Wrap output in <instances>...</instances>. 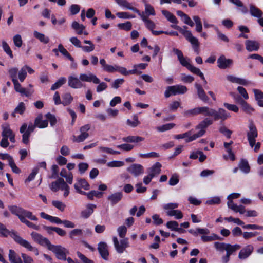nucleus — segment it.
Segmentation results:
<instances>
[{"label": "nucleus", "mask_w": 263, "mask_h": 263, "mask_svg": "<svg viewBox=\"0 0 263 263\" xmlns=\"http://www.w3.org/2000/svg\"><path fill=\"white\" fill-rule=\"evenodd\" d=\"M116 2L120 6L126 8V9L130 10L134 12L138 13L140 16L142 21L145 23V25L147 29L151 31L155 28V24L152 21L149 20L147 16H146L143 12L141 13L139 10L132 6V4L129 3L126 0H115Z\"/></svg>", "instance_id": "nucleus-1"}, {"label": "nucleus", "mask_w": 263, "mask_h": 263, "mask_svg": "<svg viewBox=\"0 0 263 263\" xmlns=\"http://www.w3.org/2000/svg\"><path fill=\"white\" fill-rule=\"evenodd\" d=\"M171 27L178 30L182 34H183L186 39L192 44L194 52L197 54H199V43L198 40L196 37H194L192 35L190 31L186 30L187 28V26H184L183 28H181L176 25H172Z\"/></svg>", "instance_id": "nucleus-2"}, {"label": "nucleus", "mask_w": 263, "mask_h": 263, "mask_svg": "<svg viewBox=\"0 0 263 263\" xmlns=\"http://www.w3.org/2000/svg\"><path fill=\"white\" fill-rule=\"evenodd\" d=\"M48 249L53 252L57 258L60 260H66V255L69 254L68 250L60 245L55 246L50 243Z\"/></svg>", "instance_id": "nucleus-3"}, {"label": "nucleus", "mask_w": 263, "mask_h": 263, "mask_svg": "<svg viewBox=\"0 0 263 263\" xmlns=\"http://www.w3.org/2000/svg\"><path fill=\"white\" fill-rule=\"evenodd\" d=\"M187 91V87L181 85L168 86L164 92V96L166 98H168L171 95L176 96L177 95L184 94Z\"/></svg>", "instance_id": "nucleus-4"}, {"label": "nucleus", "mask_w": 263, "mask_h": 263, "mask_svg": "<svg viewBox=\"0 0 263 263\" xmlns=\"http://www.w3.org/2000/svg\"><path fill=\"white\" fill-rule=\"evenodd\" d=\"M112 240L115 248L118 253H123L125 249L129 246L127 238H123L119 241L117 237L114 236L112 238Z\"/></svg>", "instance_id": "nucleus-5"}, {"label": "nucleus", "mask_w": 263, "mask_h": 263, "mask_svg": "<svg viewBox=\"0 0 263 263\" xmlns=\"http://www.w3.org/2000/svg\"><path fill=\"white\" fill-rule=\"evenodd\" d=\"M249 129L247 134V139L250 146L253 147L255 144V138L258 136V132L255 125L252 121L249 123Z\"/></svg>", "instance_id": "nucleus-6"}, {"label": "nucleus", "mask_w": 263, "mask_h": 263, "mask_svg": "<svg viewBox=\"0 0 263 263\" xmlns=\"http://www.w3.org/2000/svg\"><path fill=\"white\" fill-rule=\"evenodd\" d=\"M90 125L88 124L81 126L80 128V135L78 136L73 135L72 136V141L77 143L83 142L89 137V134L87 132L90 129Z\"/></svg>", "instance_id": "nucleus-7"}, {"label": "nucleus", "mask_w": 263, "mask_h": 263, "mask_svg": "<svg viewBox=\"0 0 263 263\" xmlns=\"http://www.w3.org/2000/svg\"><path fill=\"white\" fill-rule=\"evenodd\" d=\"M73 186L77 192L82 195L86 194V192L82 191V189L85 190H88L90 189L89 184L85 179L82 178H78Z\"/></svg>", "instance_id": "nucleus-8"}, {"label": "nucleus", "mask_w": 263, "mask_h": 263, "mask_svg": "<svg viewBox=\"0 0 263 263\" xmlns=\"http://www.w3.org/2000/svg\"><path fill=\"white\" fill-rule=\"evenodd\" d=\"M13 236L14 237V240L16 242L29 250L34 252L36 255L39 254L38 250L35 248H33L28 241L23 239L20 236H16L13 234Z\"/></svg>", "instance_id": "nucleus-9"}, {"label": "nucleus", "mask_w": 263, "mask_h": 263, "mask_svg": "<svg viewBox=\"0 0 263 263\" xmlns=\"http://www.w3.org/2000/svg\"><path fill=\"white\" fill-rule=\"evenodd\" d=\"M213 117L215 121L221 120L224 121L230 117V114L222 108H219L218 110L214 109Z\"/></svg>", "instance_id": "nucleus-10"}, {"label": "nucleus", "mask_w": 263, "mask_h": 263, "mask_svg": "<svg viewBox=\"0 0 263 263\" xmlns=\"http://www.w3.org/2000/svg\"><path fill=\"white\" fill-rule=\"evenodd\" d=\"M173 51L177 56L178 59L180 63L182 66L189 69L190 68V66L192 65V64H191L189 62V59L184 58L182 52L177 48H173Z\"/></svg>", "instance_id": "nucleus-11"}, {"label": "nucleus", "mask_w": 263, "mask_h": 263, "mask_svg": "<svg viewBox=\"0 0 263 263\" xmlns=\"http://www.w3.org/2000/svg\"><path fill=\"white\" fill-rule=\"evenodd\" d=\"M213 123V120L206 118L203 121H201L196 127V130H199L197 133H202V136L205 133V129Z\"/></svg>", "instance_id": "nucleus-12"}, {"label": "nucleus", "mask_w": 263, "mask_h": 263, "mask_svg": "<svg viewBox=\"0 0 263 263\" xmlns=\"http://www.w3.org/2000/svg\"><path fill=\"white\" fill-rule=\"evenodd\" d=\"M127 170L135 177L140 176L144 173V167L139 164H133L129 166Z\"/></svg>", "instance_id": "nucleus-13"}, {"label": "nucleus", "mask_w": 263, "mask_h": 263, "mask_svg": "<svg viewBox=\"0 0 263 263\" xmlns=\"http://www.w3.org/2000/svg\"><path fill=\"white\" fill-rule=\"evenodd\" d=\"M254 251V247L251 245H248L243 247L239 252L238 258L240 259H246L248 258Z\"/></svg>", "instance_id": "nucleus-14"}, {"label": "nucleus", "mask_w": 263, "mask_h": 263, "mask_svg": "<svg viewBox=\"0 0 263 263\" xmlns=\"http://www.w3.org/2000/svg\"><path fill=\"white\" fill-rule=\"evenodd\" d=\"M31 236L34 241L41 245L46 246L48 248L50 244V241L47 238L44 237L36 232H33L31 233Z\"/></svg>", "instance_id": "nucleus-15"}, {"label": "nucleus", "mask_w": 263, "mask_h": 263, "mask_svg": "<svg viewBox=\"0 0 263 263\" xmlns=\"http://www.w3.org/2000/svg\"><path fill=\"white\" fill-rule=\"evenodd\" d=\"M80 79L82 82H93L94 84L100 83V80L96 75L91 73L89 74L81 73L80 74Z\"/></svg>", "instance_id": "nucleus-16"}, {"label": "nucleus", "mask_w": 263, "mask_h": 263, "mask_svg": "<svg viewBox=\"0 0 263 263\" xmlns=\"http://www.w3.org/2000/svg\"><path fill=\"white\" fill-rule=\"evenodd\" d=\"M98 250L102 258L107 260L109 255L108 246L105 242H100L98 245Z\"/></svg>", "instance_id": "nucleus-17"}, {"label": "nucleus", "mask_w": 263, "mask_h": 263, "mask_svg": "<svg viewBox=\"0 0 263 263\" xmlns=\"http://www.w3.org/2000/svg\"><path fill=\"white\" fill-rule=\"evenodd\" d=\"M217 66L220 69H226L233 63L231 59H227L223 55H221L217 59Z\"/></svg>", "instance_id": "nucleus-18"}, {"label": "nucleus", "mask_w": 263, "mask_h": 263, "mask_svg": "<svg viewBox=\"0 0 263 263\" xmlns=\"http://www.w3.org/2000/svg\"><path fill=\"white\" fill-rule=\"evenodd\" d=\"M68 86L72 88L78 89L84 86L81 80L77 77L70 76L68 77Z\"/></svg>", "instance_id": "nucleus-19"}, {"label": "nucleus", "mask_w": 263, "mask_h": 263, "mask_svg": "<svg viewBox=\"0 0 263 263\" xmlns=\"http://www.w3.org/2000/svg\"><path fill=\"white\" fill-rule=\"evenodd\" d=\"M123 198V193L121 192H118L111 194L107 197V200L110 202L111 205H114L119 203Z\"/></svg>", "instance_id": "nucleus-20"}, {"label": "nucleus", "mask_w": 263, "mask_h": 263, "mask_svg": "<svg viewBox=\"0 0 263 263\" xmlns=\"http://www.w3.org/2000/svg\"><path fill=\"white\" fill-rule=\"evenodd\" d=\"M227 80L232 83L246 86L248 82L245 79L238 78L232 75H228L226 77Z\"/></svg>", "instance_id": "nucleus-21"}, {"label": "nucleus", "mask_w": 263, "mask_h": 263, "mask_svg": "<svg viewBox=\"0 0 263 263\" xmlns=\"http://www.w3.org/2000/svg\"><path fill=\"white\" fill-rule=\"evenodd\" d=\"M161 167V163L159 162H156L151 167L147 170V173L152 177H154L160 173Z\"/></svg>", "instance_id": "nucleus-22"}, {"label": "nucleus", "mask_w": 263, "mask_h": 263, "mask_svg": "<svg viewBox=\"0 0 263 263\" xmlns=\"http://www.w3.org/2000/svg\"><path fill=\"white\" fill-rule=\"evenodd\" d=\"M195 86L197 89V92L198 97L203 102H208L209 99L206 96L202 86L198 83H196L195 84Z\"/></svg>", "instance_id": "nucleus-23"}, {"label": "nucleus", "mask_w": 263, "mask_h": 263, "mask_svg": "<svg viewBox=\"0 0 263 263\" xmlns=\"http://www.w3.org/2000/svg\"><path fill=\"white\" fill-rule=\"evenodd\" d=\"M249 11L252 16L259 18L263 16V12L253 4L249 5Z\"/></svg>", "instance_id": "nucleus-24"}, {"label": "nucleus", "mask_w": 263, "mask_h": 263, "mask_svg": "<svg viewBox=\"0 0 263 263\" xmlns=\"http://www.w3.org/2000/svg\"><path fill=\"white\" fill-rule=\"evenodd\" d=\"M245 44L246 49L250 52L257 51L259 48V44L255 41L247 40Z\"/></svg>", "instance_id": "nucleus-25"}, {"label": "nucleus", "mask_w": 263, "mask_h": 263, "mask_svg": "<svg viewBox=\"0 0 263 263\" xmlns=\"http://www.w3.org/2000/svg\"><path fill=\"white\" fill-rule=\"evenodd\" d=\"M14 85V89L16 91L20 92L22 95H25L26 97H29L31 95V92L27 90L25 88H23L21 84L18 83L17 80L13 81Z\"/></svg>", "instance_id": "nucleus-26"}, {"label": "nucleus", "mask_w": 263, "mask_h": 263, "mask_svg": "<svg viewBox=\"0 0 263 263\" xmlns=\"http://www.w3.org/2000/svg\"><path fill=\"white\" fill-rule=\"evenodd\" d=\"M8 257L11 263H23L18 255L13 250H9Z\"/></svg>", "instance_id": "nucleus-27"}, {"label": "nucleus", "mask_w": 263, "mask_h": 263, "mask_svg": "<svg viewBox=\"0 0 263 263\" xmlns=\"http://www.w3.org/2000/svg\"><path fill=\"white\" fill-rule=\"evenodd\" d=\"M42 115L40 114L37 116V117L35 118L34 124L36 126L40 128H45L48 126V121L47 120H42Z\"/></svg>", "instance_id": "nucleus-28"}, {"label": "nucleus", "mask_w": 263, "mask_h": 263, "mask_svg": "<svg viewBox=\"0 0 263 263\" xmlns=\"http://www.w3.org/2000/svg\"><path fill=\"white\" fill-rule=\"evenodd\" d=\"M9 209L12 214L16 215L18 217L20 221H21L22 218H24L22 216L24 209L17 207L16 205H11L9 206Z\"/></svg>", "instance_id": "nucleus-29"}, {"label": "nucleus", "mask_w": 263, "mask_h": 263, "mask_svg": "<svg viewBox=\"0 0 263 263\" xmlns=\"http://www.w3.org/2000/svg\"><path fill=\"white\" fill-rule=\"evenodd\" d=\"M96 208V205L95 204H88L87 205V209L81 212V216L84 218H88L93 212V210Z\"/></svg>", "instance_id": "nucleus-30"}, {"label": "nucleus", "mask_w": 263, "mask_h": 263, "mask_svg": "<svg viewBox=\"0 0 263 263\" xmlns=\"http://www.w3.org/2000/svg\"><path fill=\"white\" fill-rule=\"evenodd\" d=\"M13 234H14L16 236H18L17 235V234L15 232L9 231L6 228L5 226L3 224L0 223V235H1L5 236V237H7L8 235H10L14 240V237L13 236Z\"/></svg>", "instance_id": "nucleus-31"}, {"label": "nucleus", "mask_w": 263, "mask_h": 263, "mask_svg": "<svg viewBox=\"0 0 263 263\" xmlns=\"http://www.w3.org/2000/svg\"><path fill=\"white\" fill-rule=\"evenodd\" d=\"M144 138L140 136H129L123 137V141L127 143H138L144 140Z\"/></svg>", "instance_id": "nucleus-32"}, {"label": "nucleus", "mask_w": 263, "mask_h": 263, "mask_svg": "<svg viewBox=\"0 0 263 263\" xmlns=\"http://www.w3.org/2000/svg\"><path fill=\"white\" fill-rule=\"evenodd\" d=\"M189 232L194 236H197L198 234L202 235H207L210 233V230L206 228H197L195 230L193 229H190L188 230Z\"/></svg>", "instance_id": "nucleus-33"}, {"label": "nucleus", "mask_w": 263, "mask_h": 263, "mask_svg": "<svg viewBox=\"0 0 263 263\" xmlns=\"http://www.w3.org/2000/svg\"><path fill=\"white\" fill-rule=\"evenodd\" d=\"M161 12L162 14L165 17V18L171 23L176 24L178 23V21L175 16L170 12L168 11L163 10L161 11Z\"/></svg>", "instance_id": "nucleus-34"}, {"label": "nucleus", "mask_w": 263, "mask_h": 263, "mask_svg": "<svg viewBox=\"0 0 263 263\" xmlns=\"http://www.w3.org/2000/svg\"><path fill=\"white\" fill-rule=\"evenodd\" d=\"M229 2L237 7H239V10L241 11L242 13L246 14L248 12V9L246 7H245L243 4V3L240 0H229Z\"/></svg>", "instance_id": "nucleus-35"}, {"label": "nucleus", "mask_w": 263, "mask_h": 263, "mask_svg": "<svg viewBox=\"0 0 263 263\" xmlns=\"http://www.w3.org/2000/svg\"><path fill=\"white\" fill-rule=\"evenodd\" d=\"M3 129L2 136L3 137L7 138L14 134L12 130L10 129L8 124H5L2 126Z\"/></svg>", "instance_id": "nucleus-36"}, {"label": "nucleus", "mask_w": 263, "mask_h": 263, "mask_svg": "<svg viewBox=\"0 0 263 263\" xmlns=\"http://www.w3.org/2000/svg\"><path fill=\"white\" fill-rule=\"evenodd\" d=\"M214 112V109L210 108L208 106L200 107V114H202L204 116H212Z\"/></svg>", "instance_id": "nucleus-37"}, {"label": "nucleus", "mask_w": 263, "mask_h": 263, "mask_svg": "<svg viewBox=\"0 0 263 263\" xmlns=\"http://www.w3.org/2000/svg\"><path fill=\"white\" fill-rule=\"evenodd\" d=\"M33 35L35 38L44 44H47L49 42V39L43 33L34 31L33 32Z\"/></svg>", "instance_id": "nucleus-38"}, {"label": "nucleus", "mask_w": 263, "mask_h": 263, "mask_svg": "<svg viewBox=\"0 0 263 263\" xmlns=\"http://www.w3.org/2000/svg\"><path fill=\"white\" fill-rule=\"evenodd\" d=\"M239 168L245 173H248L250 171V167L248 162L245 159H241L239 164Z\"/></svg>", "instance_id": "nucleus-39"}, {"label": "nucleus", "mask_w": 263, "mask_h": 263, "mask_svg": "<svg viewBox=\"0 0 263 263\" xmlns=\"http://www.w3.org/2000/svg\"><path fill=\"white\" fill-rule=\"evenodd\" d=\"M166 213L168 216H174L176 219H181L183 217L181 211L178 210L166 211Z\"/></svg>", "instance_id": "nucleus-40"}, {"label": "nucleus", "mask_w": 263, "mask_h": 263, "mask_svg": "<svg viewBox=\"0 0 263 263\" xmlns=\"http://www.w3.org/2000/svg\"><path fill=\"white\" fill-rule=\"evenodd\" d=\"M72 28L76 30L78 34H81L83 33V30L85 28V27L82 25L80 24L76 21L72 22L71 25Z\"/></svg>", "instance_id": "nucleus-41"}, {"label": "nucleus", "mask_w": 263, "mask_h": 263, "mask_svg": "<svg viewBox=\"0 0 263 263\" xmlns=\"http://www.w3.org/2000/svg\"><path fill=\"white\" fill-rule=\"evenodd\" d=\"M200 114V107L186 110L184 112V116L187 117L195 116Z\"/></svg>", "instance_id": "nucleus-42"}, {"label": "nucleus", "mask_w": 263, "mask_h": 263, "mask_svg": "<svg viewBox=\"0 0 263 263\" xmlns=\"http://www.w3.org/2000/svg\"><path fill=\"white\" fill-rule=\"evenodd\" d=\"M102 192H98L95 190H92L88 193L86 192V194H84V195H86L88 199L90 200H93L94 197H96L97 198H101L102 196Z\"/></svg>", "instance_id": "nucleus-43"}, {"label": "nucleus", "mask_w": 263, "mask_h": 263, "mask_svg": "<svg viewBox=\"0 0 263 263\" xmlns=\"http://www.w3.org/2000/svg\"><path fill=\"white\" fill-rule=\"evenodd\" d=\"M240 246L239 245L236 244L235 245H231L230 244H227L226 250L227 251V254L231 255L234 252L239 249Z\"/></svg>", "instance_id": "nucleus-44"}, {"label": "nucleus", "mask_w": 263, "mask_h": 263, "mask_svg": "<svg viewBox=\"0 0 263 263\" xmlns=\"http://www.w3.org/2000/svg\"><path fill=\"white\" fill-rule=\"evenodd\" d=\"M59 50L65 58L69 59L70 61L73 62V58L62 44L59 45Z\"/></svg>", "instance_id": "nucleus-45"}, {"label": "nucleus", "mask_w": 263, "mask_h": 263, "mask_svg": "<svg viewBox=\"0 0 263 263\" xmlns=\"http://www.w3.org/2000/svg\"><path fill=\"white\" fill-rule=\"evenodd\" d=\"M147 17L151 15H155V11L153 6L147 3L145 4V12H143Z\"/></svg>", "instance_id": "nucleus-46"}, {"label": "nucleus", "mask_w": 263, "mask_h": 263, "mask_svg": "<svg viewBox=\"0 0 263 263\" xmlns=\"http://www.w3.org/2000/svg\"><path fill=\"white\" fill-rule=\"evenodd\" d=\"M66 79L65 77L60 78L54 84H53L51 87V90H54L60 87L62 85L66 83Z\"/></svg>", "instance_id": "nucleus-47"}, {"label": "nucleus", "mask_w": 263, "mask_h": 263, "mask_svg": "<svg viewBox=\"0 0 263 263\" xmlns=\"http://www.w3.org/2000/svg\"><path fill=\"white\" fill-rule=\"evenodd\" d=\"M60 180H63L62 178H59L57 181L52 182L51 184L50 189L53 192H57L60 189L62 184V181Z\"/></svg>", "instance_id": "nucleus-48"}, {"label": "nucleus", "mask_w": 263, "mask_h": 263, "mask_svg": "<svg viewBox=\"0 0 263 263\" xmlns=\"http://www.w3.org/2000/svg\"><path fill=\"white\" fill-rule=\"evenodd\" d=\"M62 104L64 106L68 105L73 100V97L70 93H66L62 96Z\"/></svg>", "instance_id": "nucleus-49"}, {"label": "nucleus", "mask_w": 263, "mask_h": 263, "mask_svg": "<svg viewBox=\"0 0 263 263\" xmlns=\"http://www.w3.org/2000/svg\"><path fill=\"white\" fill-rule=\"evenodd\" d=\"M241 106L242 110L248 114L251 115L254 111V108L246 101Z\"/></svg>", "instance_id": "nucleus-50"}, {"label": "nucleus", "mask_w": 263, "mask_h": 263, "mask_svg": "<svg viewBox=\"0 0 263 263\" xmlns=\"http://www.w3.org/2000/svg\"><path fill=\"white\" fill-rule=\"evenodd\" d=\"M220 237L215 234H212L210 236L202 235L201 239L203 242L211 241L213 240H218Z\"/></svg>", "instance_id": "nucleus-51"}, {"label": "nucleus", "mask_w": 263, "mask_h": 263, "mask_svg": "<svg viewBox=\"0 0 263 263\" xmlns=\"http://www.w3.org/2000/svg\"><path fill=\"white\" fill-rule=\"evenodd\" d=\"M22 216L24 218L27 217L31 220L36 221L38 219L35 215H33L31 212L25 209L23 210Z\"/></svg>", "instance_id": "nucleus-52"}, {"label": "nucleus", "mask_w": 263, "mask_h": 263, "mask_svg": "<svg viewBox=\"0 0 263 263\" xmlns=\"http://www.w3.org/2000/svg\"><path fill=\"white\" fill-rule=\"evenodd\" d=\"M174 123H168L156 127L158 131L163 132L173 128L175 126Z\"/></svg>", "instance_id": "nucleus-53"}, {"label": "nucleus", "mask_w": 263, "mask_h": 263, "mask_svg": "<svg viewBox=\"0 0 263 263\" xmlns=\"http://www.w3.org/2000/svg\"><path fill=\"white\" fill-rule=\"evenodd\" d=\"M117 26L120 29L125 31H129L132 29V24L130 22L127 21L125 23H119Z\"/></svg>", "instance_id": "nucleus-54"}, {"label": "nucleus", "mask_w": 263, "mask_h": 263, "mask_svg": "<svg viewBox=\"0 0 263 263\" xmlns=\"http://www.w3.org/2000/svg\"><path fill=\"white\" fill-rule=\"evenodd\" d=\"M188 69L193 73L199 76L201 79H204V74L199 68L192 65Z\"/></svg>", "instance_id": "nucleus-55"}, {"label": "nucleus", "mask_w": 263, "mask_h": 263, "mask_svg": "<svg viewBox=\"0 0 263 263\" xmlns=\"http://www.w3.org/2000/svg\"><path fill=\"white\" fill-rule=\"evenodd\" d=\"M127 124L132 127H135L137 126L139 124L140 122L138 120V117L137 115H135L133 117V121L129 119L127 120Z\"/></svg>", "instance_id": "nucleus-56"}, {"label": "nucleus", "mask_w": 263, "mask_h": 263, "mask_svg": "<svg viewBox=\"0 0 263 263\" xmlns=\"http://www.w3.org/2000/svg\"><path fill=\"white\" fill-rule=\"evenodd\" d=\"M8 72L12 82L17 80V74L18 73V69L17 68L14 67L10 68Z\"/></svg>", "instance_id": "nucleus-57"}, {"label": "nucleus", "mask_w": 263, "mask_h": 263, "mask_svg": "<svg viewBox=\"0 0 263 263\" xmlns=\"http://www.w3.org/2000/svg\"><path fill=\"white\" fill-rule=\"evenodd\" d=\"M60 181H62L60 189L64 191V196L67 197L69 194V186L66 184L64 179L60 180Z\"/></svg>", "instance_id": "nucleus-58"}, {"label": "nucleus", "mask_w": 263, "mask_h": 263, "mask_svg": "<svg viewBox=\"0 0 263 263\" xmlns=\"http://www.w3.org/2000/svg\"><path fill=\"white\" fill-rule=\"evenodd\" d=\"M82 234V230L80 229H75L71 231L69 233V237L70 238L73 239L75 236H81Z\"/></svg>", "instance_id": "nucleus-59"}, {"label": "nucleus", "mask_w": 263, "mask_h": 263, "mask_svg": "<svg viewBox=\"0 0 263 263\" xmlns=\"http://www.w3.org/2000/svg\"><path fill=\"white\" fill-rule=\"evenodd\" d=\"M178 207V204L177 203H168L163 206V209L166 211L175 210Z\"/></svg>", "instance_id": "nucleus-60"}, {"label": "nucleus", "mask_w": 263, "mask_h": 263, "mask_svg": "<svg viewBox=\"0 0 263 263\" xmlns=\"http://www.w3.org/2000/svg\"><path fill=\"white\" fill-rule=\"evenodd\" d=\"M2 44L3 49L5 51V52L8 55H9L11 58H13V56L12 52L10 48L9 47L8 44L5 41H3Z\"/></svg>", "instance_id": "nucleus-61"}, {"label": "nucleus", "mask_w": 263, "mask_h": 263, "mask_svg": "<svg viewBox=\"0 0 263 263\" xmlns=\"http://www.w3.org/2000/svg\"><path fill=\"white\" fill-rule=\"evenodd\" d=\"M221 200L219 197H213L206 201V203L209 205L218 204L220 203Z\"/></svg>", "instance_id": "nucleus-62"}, {"label": "nucleus", "mask_w": 263, "mask_h": 263, "mask_svg": "<svg viewBox=\"0 0 263 263\" xmlns=\"http://www.w3.org/2000/svg\"><path fill=\"white\" fill-rule=\"evenodd\" d=\"M127 231V229L126 227L124 226H120L117 229V232L118 233V234L120 237L122 238H125V236L126 234Z\"/></svg>", "instance_id": "nucleus-63"}, {"label": "nucleus", "mask_w": 263, "mask_h": 263, "mask_svg": "<svg viewBox=\"0 0 263 263\" xmlns=\"http://www.w3.org/2000/svg\"><path fill=\"white\" fill-rule=\"evenodd\" d=\"M253 91L254 93L255 100L257 101V103L259 101H261L263 99V92L260 90L254 89Z\"/></svg>", "instance_id": "nucleus-64"}]
</instances>
